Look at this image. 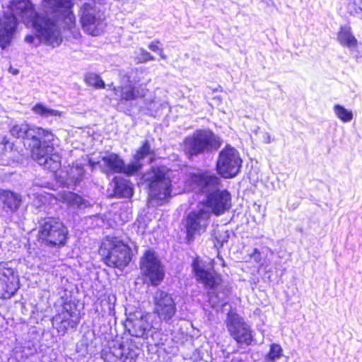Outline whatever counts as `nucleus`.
<instances>
[{
  "mask_svg": "<svg viewBox=\"0 0 362 362\" xmlns=\"http://www.w3.org/2000/svg\"><path fill=\"white\" fill-rule=\"evenodd\" d=\"M45 10L35 12L30 0H13L9 11L0 18V38L9 42L17 26L18 16L25 23L31 22L35 35H28L25 42L38 47L42 43L52 47H58L62 42V22L64 28H71L75 23L71 11L72 0H43Z\"/></svg>",
  "mask_w": 362,
  "mask_h": 362,
  "instance_id": "nucleus-1",
  "label": "nucleus"
},
{
  "mask_svg": "<svg viewBox=\"0 0 362 362\" xmlns=\"http://www.w3.org/2000/svg\"><path fill=\"white\" fill-rule=\"evenodd\" d=\"M11 134L17 139L25 140V145L30 148L33 160L45 170L56 172L61 167V157L56 151L59 139L47 129L29 127L27 124H14Z\"/></svg>",
  "mask_w": 362,
  "mask_h": 362,
  "instance_id": "nucleus-2",
  "label": "nucleus"
},
{
  "mask_svg": "<svg viewBox=\"0 0 362 362\" xmlns=\"http://www.w3.org/2000/svg\"><path fill=\"white\" fill-rule=\"evenodd\" d=\"M193 189L207 193L206 206L216 216L223 214L231 206V196L226 189L216 190L220 184V179L212 173L206 171L191 174L189 178Z\"/></svg>",
  "mask_w": 362,
  "mask_h": 362,
  "instance_id": "nucleus-3",
  "label": "nucleus"
},
{
  "mask_svg": "<svg viewBox=\"0 0 362 362\" xmlns=\"http://www.w3.org/2000/svg\"><path fill=\"white\" fill-rule=\"evenodd\" d=\"M220 146L219 138L204 129L195 131L183 141V151L188 158L216 150Z\"/></svg>",
  "mask_w": 362,
  "mask_h": 362,
  "instance_id": "nucleus-4",
  "label": "nucleus"
},
{
  "mask_svg": "<svg viewBox=\"0 0 362 362\" xmlns=\"http://www.w3.org/2000/svg\"><path fill=\"white\" fill-rule=\"evenodd\" d=\"M100 254L111 267L123 268L131 260L130 249L117 238L107 237L101 244Z\"/></svg>",
  "mask_w": 362,
  "mask_h": 362,
  "instance_id": "nucleus-5",
  "label": "nucleus"
},
{
  "mask_svg": "<svg viewBox=\"0 0 362 362\" xmlns=\"http://www.w3.org/2000/svg\"><path fill=\"white\" fill-rule=\"evenodd\" d=\"M171 172L165 168H154L150 178L149 197L157 205L161 206L168 202L171 197L172 181Z\"/></svg>",
  "mask_w": 362,
  "mask_h": 362,
  "instance_id": "nucleus-6",
  "label": "nucleus"
},
{
  "mask_svg": "<svg viewBox=\"0 0 362 362\" xmlns=\"http://www.w3.org/2000/svg\"><path fill=\"white\" fill-rule=\"evenodd\" d=\"M141 274L153 286L159 285L165 277L164 266L156 252L146 250L140 259Z\"/></svg>",
  "mask_w": 362,
  "mask_h": 362,
  "instance_id": "nucleus-7",
  "label": "nucleus"
},
{
  "mask_svg": "<svg viewBox=\"0 0 362 362\" xmlns=\"http://www.w3.org/2000/svg\"><path fill=\"white\" fill-rule=\"evenodd\" d=\"M38 235L39 240L47 245L62 246L66 243L68 230L62 222L49 218L41 226Z\"/></svg>",
  "mask_w": 362,
  "mask_h": 362,
  "instance_id": "nucleus-8",
  "label": "nucleus"
},
{
  "mask_svg": "<svg viewBox=\"0 0 362 362\" xmlns=\"http://www.w3.org/2000/svg\"><path fill=\"white\" fill-rule=\"evenodd\" d=\"M242 159L238 151L227 146L219 153L216 163L218 173L224 178L235 177L240 171Z\"/></svg>",
  "mask_w": 362,
  "mask_h": 362,
  "instance_id": "nucleus-9",
  "label": "nucleus"
},
{
  "mask_svg": "<svg viewBox=\"0 0 362 362\" xmlns=\"http://www.w3.org/2000/svg\"><path fill=\"white\" fill-rule=\"evenodd\" d=\"M211 213L206 208H200L189 213L185 219L186 239L194 241L196 236L206 232L210 222Z\"/></svg>",
  "mask_w": 362,
  "mask_h": 362,
  "instance_id": "nucleus-10",
  "label": "nucleus"
},
{
  "mask_svg": "<svg viewBox=\"0 0 362 362\" xmlns=\"http://www.w3.org/2000/svg\"><path fill=\"white\" fill-rule=\"evenodd\" d=\"M191 266L196 280L203 284L206 288H216L221 284V276L214 271L211 264L199 257H196L193 259Z\"/></svg>",
  "mask_w": 362,
  "mask_h": 362,
  "instance_id": "nucleus-11",
  "label": "nucleus"
},
{
  "mask_svg": "<svg viewBox=\"0 0 362 362\" xmlns=\"http://www.w3.org/2000/svg\"><path fill=\"white\" fill-rule=\"evenodd\" d=\"M100 166L106 174L124 173L132 175L139 171V163H129L126 165L124 160L116 153H110L103 156L100 160Z\"/></svg>",
  "mask_w": 362,
  "mask_h": 362,
  "instance_id": "nucleus-12",
  "label": "nucleus"
},
{
  "mask_svg": "<svg viewBox=\"0 0 362 362\" xmlns=\"http://www.w3.org/2000/svg\"><path fill=\"white\" fill-rule=\"evenodd\" d=\"M101 358L104 362H136V354L126 349L119 341H112L107 347L103 349Z\"/></svg>",
  "mask_w": 362,
  "mask_h": 362,
  "instance_id": "nucleus-13",
  "label": "nucleus"
},
{
  "mask_svg": "<svg viewBox=\"0 0 362 362\" xmlns=\"http://www.w3.org/2000/svg\"><path fill=\"white\" fill-rule=\"evenodd\" d=\"M18 279L7 264L0 263V298L8 299L18 289Z\"/></svg>",
  "mask_w": 362,
  "mask_h": 362,
  "instance_id": "nucleus-14",
  "label": "nucleus"
},
{
  "mask_svg": "<svg viewBox=\"0 0 362 362\" xmlns=\"http://www.w3.org/2000/svg\"><path fill=\"white\" fill-rule=\"evenodd\" d=\"M81 21L83 29L93 36L103 31V26L96 9L90 4L85 3L81 8Z\"/></svg>",
  "mask_w": 362,
  "mask_h": 362,
  "instance_id": "nucleus-15",
  "label": "nucleus"
},
{
  "mask_svg": "<svg viewBox=\"0 0 362 362\" xmlns=\"http://www.w3.org/2000/svg\"><path fill=\"white\" fill-rule=\"evenodd\" d=\"M243 320V318H228V328L238 343L250 345L252 341L250 327Z\"/></svg>",
  "mask_w": 362,
  "mask_h": 362,
  "instance_id": "nucleus-16",
  "label": "nucleus"
},
{
  "mask_svg": "<svg viewBox=\"0 0 362 362\" xmlns=\"http://www.w3.org/2000/svg\"><path fill=\"white\" fill-rule=\"evenodd\" d=\"M155 312L158 317H173L175 313V305L170 296L163 291L155 293Z\"/></svg>",
  "mask_w": 362,
  "mask_h": 362,
  "instance_id": "nucleus-17",
  "label": "nucleus"
},
{
  "mask_svg": "<svg viewBox=\"0 0 362 362\" xmlns=\"http://www.w3.org/2000/svg\"><path fill=\"white\" fill-rule=\"evenodd\" d=\"M107 87L113 91L114 98L116 100L129 101L142 98L146 94L144 88H137L130 84L115 87L111 83Z\"/></svg>",
  "mask_w": 362,
  "mask_h": 362,
  "instance_id": "nucleus-18",
  "label": "nucleus"
},
{
  "mask_svg": "<svg viewBox=\"0 0 362 362\" xmlns=\"http://www.w3.org/2000/svg\"><path fill=\"white\" fill-rule=\"evenodd\" d=\"M22 202L21 196L10 190H3L0 192V203L2 204L3 211L8 216L13 214L19 209Z\"/></svg>",
  "mask_w": 362,
  "mask_h": 362,
  "instance_id": "nucleus-19",
  "label": "nucleus"
},
{
  "mask_svg": "<svg viewBox=\"0 0 362 362\" xmlns=\"http://www.w3.org/2000/svg\"><path fill=\"white\" fill-rule=\"evenodd\" d=\"M57 199L72 209H83L90 206L88 201L70 191H62L59 192Z\"/></svg>",
  "mask_w": 362,
  "mask_h": 362,
  "instance_id": "nucleus-20",
  "label": "nucleus"
},
{
  "mask_svg": "<svg viewBox=\"0 0 362 362\" xmlns=\"http://www.w3.org/2000/svg\"><path fill=\"white\" fill-rule=\"evenodd\" d=\"M338 40L341 45L349 47L350 49H354L357 45V40L353 35L349 25L341 27L338 34Z\"/></svg>",
  "mask_w": 362,
  "mask_h": 362,
  "instance_id": "nucleus-21",
  "label": "nucleus"
},
{
  "mask_svg": "<svg viewBox=\"0 0 362 362\" xmlns=\"http://www.w3.org/2000/svg\"><path fill=\"white\" fill-rule=\"evenodd\" d=\"M84 175V169L82 165L76 164L69 168L66 172V178L63 182L69 186L71 185H77L83 179Z\"/></svg>",
  "mask_w": 362,
  "mask_h": 362,
  "instance_id": "nucleus-22",
  "label": "nucleus"
},
{
  "mask_svg": "<svg viewBox=\"0 0 362 362\" xmlns=\"http://www.w3.org/2000/svg\"><path fill=\"white\" fill-rule=\"evenodd\" d=\"M115 193L120 197L129 198L133 195L132 183L124 179L116 180L114 186Z\"/></svg>",
  "mask_w": 362,
  "mask_h": 362,
  "instance_id": "nucleus-23",
  "label": "nucleus"
},
{
  "mask_svg": "<svg viewBox=\"0 0 362 362\" xmlns=\"http://www.w3.org/2000/svg\"><path fill=\"white\" fill-rule=\"evenodd\" d=\"M285 361L281 346L277 344L270 346L269 353L265 356L264 362H282Z\"/></svg>",
  "mask_w": 362,
  "mask_h": 362,
  "instance_id": "nucleus-24",
  "label": "nucleus"
},
{
  "mask_svg": "<svg viewBox=\"0 0 362 362\" xmlns=\"http://www.w3.org/2000/svg\"><path fill=\"white\" fill-rule=\"evenodd\" d=\"M78 322L71 318H52V326L56 328L59 333L64 334L68 327L74 328Z\"/></svg>",
  "mask_w": 362,
  "mask_h": 362,
  "instance_id": "nucleus-25",
  "label": "nucleus"
},
{
  "mask_svg": "<svg viewBox=\"0 0 362 362\" xmlns=\"http://www.w3.org/2000/svg\"><path fill=\"white\" fill-rule=\"evenodd\" d=\"M333 111L336 117L344 123L351 122L354 115L351 110L345 108L343 105L336 104L333 106Z\"/></svg>",
  "mask_w": 362,
  "mask_h": 362,
  "instance_id": "nucleus-26",
  "label": "nucleus"
},
{
  "mask_svg": "<svg viewBox=\"0 0 362 362\" xmlns=\"http://www.w3.org/2000/svg\"><path fill=\"white\" fill-rule=\"evenodd\" d=\"M33 110L36 114L47 118L50 117H60L62 116V112L54 109L48 108L41 103L36 104L33 107Z\"/></svg>",
  "mask_w": 362,
  "mask_h": 362,
  "instance_id": "nucleus-27",
  "label": "nucleus"
},
{
  "mask_svg": "<svg viewBox=\"0 0 362 362\" xmlns=\"http://www.w3.org/2000/svg\"><path fill=\"white\" fill-rule=\"evenodd\" d=\"M153 152L151 148V146L147 141H146L143 146L137 151L136 155L134 156V161L132 162V163H139V170L141 168L142 163L141 160L146 158L148 156L153 154Z\"/></svg>",
  "mask_w": 362,
  "mask_h": 362,
  "instance_id": "nucleus-28",
  "label": "nucleus"
},
{
  "mask_svg": "<svg viewBox=\"0 0 362 362\" xmlns=\"http://www.w3.org/2000/svg\"><path fill=\"white\" fill-rule=\"evenodd\" d=\"M127 322L134 325L132 335L141 337L145 334L146 327L144 326L143 318H127Z\"/></svg>",
  "mask_w": 362,
  "mask_h": 362,
  "instance_id": "nucleus-29",
  "label": "nucleus"
},
{
  "mask_svg": "<svg viewBox=\"0 0 362 362\" xmlns=\"http://www.w3.org/2000/svg\"><path fill=\"white\" fill-rule=\"evenodd\" d=\"M85 81L89 86H94L97 88H101L105 87V83L101 78L93 73H88L85 76Z\"/></svg>",
  "mask_w": 362,
  "mask_h": 362,
  "instance_id": "nucleus-30",
  "label": "nucleus"
},
{
  "mask_svg": "<svg viewBox=\"0 0 362 362\" xmlns=\"http://www.w3.org/2000/svg\"><path fill=\"white\" fill-rule=\"evenodd\" d=\"M347 8L351 15L362 18V0H351Z\"/></svg>",
  "mask_w": 362,
  "mask_h": 362,
  "instance_id": "nucleus-31",
  "label": "nucleus"
},
{
  "mask_svg": "<svg viewBox=\"0 0 362 362\" xmlns=\"http://www.w3.org/2000/svg\"><path fill=\"white\" fill-rule=\"evenodd\" d=\"M13 144L6 136H3L0 141V155H5L13 149Z\"/></svg>",
  "mask_w": 362,
  "mask_h": 362,
  "instance_id": "nucleus-32",
  "label": "nucleus"
},
{
  "mask_svg": "<svg viewBox=\"0 0 362 362\" xmlns=\"http://www.w3.org/2000/svg\"><path fill=\"white\" fill-rule=\"evenodd\" d=\"M139 62L144 63L148 61L154 60V57L151 53L144 49H140V53L137 57Z\"/></svg>",
  "mask_w": 362,
  "mask_h": 362,
  "instance_id": "nucleus-33",
  "label": "nucleus"
},
{
  "mask_svg": "<svg viewBox=\"0 0 362 362\" xmlns=\"http://www.w3.org/2000/svg\"><path fill=\"white\" fill-rule=\"evenodd\" d=\"M148 48L154 52L158 53L159 51H160L163 47L161 46V43L159 40H153L148 45Z\"/></svg>",
  "mask_w": 362,
  "mask_h": 362,
  "instance_id": "nucleus-34",
  "label": "nucleus"
},
{
  "mask_svg": "<svg viewBox=\"0 0 362 362\" xmlns=\"http://www.w3.org/2000/svg\"><path fill=\"white\" fill-rule=\"evenodd\" d=\"M250 257L254 259L255 262L259 263L262 261V255L258 249L255 248L252 254L250 255Z\"/></svg>",
  "mask_w": 362,
  "mask_h": 362,
  "instance_id": "nucleus-35",
  "label": "nucleus"
},
{
  "mask_svg": "<svg viewBox=\"0 0 362 362\" xmlns=\"http://www.w3.org/2000/svg\"><path fill=\"white\" fill-rule=\"evenodd\" d=\"M158 54L160 55V57L162 59H164V60L167 59V56L164 54L163 49L160 51H159L158 52Z\"/></svg>",
  "mask_w": 362,
  "mask_h": 362,
  "instance_id": "nucleus-36",
  "label": "nucleus"
},
{
  "mask_svg": "<svg viewBox=\"0 0 362 362\" xmlns=\"http://www.w3.org/2000/svg\"><path fill=\"white\" fill-rule=\"evenodd\" d=\"M226 295H227L226 293H225V292L223 293L221 296L218 297V300L217 302L218 303H219L220 301L223 302L224 300V298H225Z\"/></svg>",
  "mask_w": 362,
  "mask_h": 362,
  "instance_id": "nucleus-37",
  "label": "nucleus"
},
{
  "mask_svg": "<svg viewBox=\"0 0 362 362\" xmlns=\"http://www.w3.org/2000/svg\"><path fill=\"white\" fill-rule=\"evenodd\" d=\"M230 362H242V360L239 358L234 357L232 358Z\"/></svg>",
  "mask_w": 362,
  "mask_h": 362,
  "instance_id": "nucleus-38",
  "label": "nucleus"
},
{
  "mask_svg": "<svg viewBox=\"0 0 362 362\" xmlns=\"http://www.w3.org/2000/svg\"><path fill=\"white\" fill-rule=\"evenodd\" d=\"M266 142L267 144L270 143L271 142V140H270V135L267 134V140H266Z\"/></svg>",
  "mask_w": 362,
  "mask_h": 362,
  "instance_id": "nucleus-39",
  "label": "nucleus"
},
{
  "mask_svg": "<svg viewBox=\"0 0 362 362\" xmlns=\"http://www.w3.org/2000/svg\"><path fill=\"white\" fill-rule=\"evenodd\" d=\"M227 317H233V316L231 315L228 314Z\"/></svg>",
  "mask_w": 362,
  "mask_h": 362,
  "instance_id": "nucleus-40",
  "label": "nucleus"
}]
</instances>
